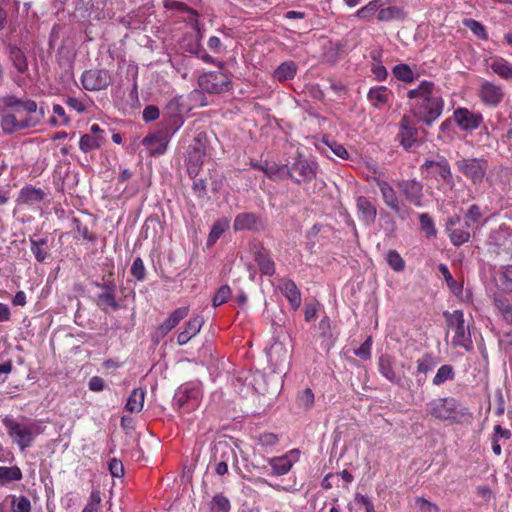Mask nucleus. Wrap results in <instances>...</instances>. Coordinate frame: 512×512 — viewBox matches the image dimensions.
I'll return each mask as SVG.
<instances>
[{"label":"nucleus","instance_id":"a878e982","mask_svg":"<svg viewBox=\"0 0 512 512\" xmlns=\"http://www.w3.org/2000/svg\"><path fill=\"white\" fill-rule=\"evenodd\" d=\"M160 124L161 130L159 132L171 138V136L183 126L184 119L183 116L178 112L164 114Z\"/></svg>","mask_w":512,"mask_h":512},{"label":"nucleus","instance_id":"4c0bfd02","mask_svg":"<svg viewBox=\"0 0 512 512\" xmlns=\"http://www.w3.org/2000/svg\"><path fill=\"white\" fill-rule=\"evenodd\" d=\"M257 223V217L253 213H242L236 216L233 227L236 231L250 230Z\"/></svg>","mask_w":512,"mask_h":512},{"label":"nucleus","instance_id":"2f4dec72","mask_svg":"<svg viewBox=\"0 0 512 512\" xmlns=\"http://www.w3.org/2000/svg\"><path fill=\"white\" fill-rule=\"evenodd\" d=\"M33 125L34 123H30L28 120L18 119L15 114H7L2 119V127L6 132L21 130Z\"/></svg>","mask_w":512,"mask_h":512},{"label":"nucleus","instance_id":"412c9836","mask_svg":"<svg viewBox=\"0 0 512 512\" xmlns=\"http://www.w3.org/2000/svg\"><path fill=\"white\" fill-rule=\"evenodd\" d=\"M356 207L359 214V218L362 222L367 225H371L375 222L377 216V209L375 205L365 196H359L356 199Z\"/></svg>","mask_w":512,"mask_h":512},{"label":"nucleus","instance_id":"052dcab7","mask_svg":"<svg viewBox=\"0 0 512 512\" xmlns=\"http://www.w3.org/2000/svg\"><path fill=\"white\" fill-rule=\"evenodd\" d=\"M297 400L299 406L305 409H309L314 404V393L310 388H306L301 393H299Z\"/></svg>","mask_w":512,"mask_h":512},{"label":"nucleus","instance_id":"8fccbe9b","mask_svg":"<svg viewBox=\"0 0 512 512\" xmlns=\"http://www.w3.org/2000/svg\"><path fill=\"white\" fill-rule=\"evenodd\" d=\"M435 169L437 170L440 177L451 187L454 186V180L451 173V168L446 159H442L435 163Z\"/></svg>","mask_w":512,"mask_h":512},{"label":"nucleus","instance_id":"e2e57ef3","mask_svg":"<svg viewBox=\"0 0 512 512\" xmlns=\"http://www.w3.org/2000/svg\"><path fill=\"white\" fill-rule=\"evenodd\" d=\"M372 339L368 337L362 345L354 351V354L362 360L371 358Z\"/></svg>","mask_w":512,"mask_h":512},{"label":"nucleus","instance_id":"dca6fc26","mask_svg":"<svg viewBox=\"0 0 512 512\" xmlns=\"http://www.w3.org/2000/svg\"><path fill=\"white\" fill-rule=\"evenodd\" d=\"M200 87L209 93H221L228 90V83L221 73H209L199 78Z\"/></svg>","mask_w":512,"mask_h":512},{"label":"nucleus","instance_id":"9b49d317","mask_svg":"<svg viewBox=\"0 0 512 512\" xmlns=\"http://www.w3.org/2000/svg\"><path fill=\"white\" fill-rule=\"evenodd\" d=\"M206 156V147L203 142L196 139L195 143L189 147L187 159V171L190 177H196L204 163Z\"/></svg>","mask_w":512,"mask_h":512},{"label":"nucleus","instance_id":"774afa93","mask_svg":"<svg viewBox=\"0 0 512 512\" xmlns=\"http://www.w3.org/2000/svg\"><path fill=\"white\" fill-rule=\"evenodd\" d=\"M108 468L113 477L120 478L124 475L123 464L116 458H113L109 461Z\"/></svg>","mask_w":512,"mask_h":512},{"label":"nucleus","instance_id":"bf43d9fd","mask_svg":"<svg viewBox=\"0 0 512 512\" xmlns=\"http://www.w3.org/2000/svg\"><path fill=\"white\" fill-rule=\"evenodd\" d=\"M231 297V289L228 285L221 286L213 297V306L225 304Z\"/></svg>","mask_w":512,"mask_h":512},{"label":"nucleus","instance_id":"f3484780","mask_svg":"<svg viewBox=\"0 0 512 512\" xmlns=\"http://www.w3.org/2000/svg\"><path fill=\"white\" fill-rule=\"evenodd\" d=\"M393 92L386 86H376L370 88L367 99L376 109L390 106L393 100Z\"/></svg>","mask_w":512,"mask_h":512},{"label":"nucleus","instance_id":"69168bd1","mask_svg":"<svg viewBox=\"0 0 512 512\" xmlns=\"http://www.w3.org/2000/svg\"><path fill=\"white\" fill-rule=\"evenodd\" d=\"M509 235L506 229L500 227L498 230L494 231L490 236V241L495 245L501 247L506 244V238Z\"/></svg>","mask_w":512,"mask_h":512},{"label":"nucleus","instance_id":"f03ea898","mask_svg":"<svg viewBox=\"0 0 512 512\" xmlns=\"http://www.w3.org/2000/svg\"><path fill=\"white\" fill-rule=\"evenodd\" d=\"M2 422L7 434L21 451L30 447L35 437L44 431L43 426L38 421L20 423L12 416H5Z\"/></svg>","mask_w":512,"mask_h":512},{"label":"nucleus","instance_id":"a18cd8bd","mask_svg":"<svg viewBox=\"0 0 512 512\" xmlns=\"http://www.w3.org/2000/svg\"><path fill=\"white\" fill-rule=\"evenodd\" d=\"M393 75L400 81L410 83L415 79L412 69L404 63L398 64L393 68Z\"/></svg>","mask_w":512,"mask_h":512},{"label":"nucleus","instance_id":"603ef678","mask_svg":"<svg viewBox=\"0 0 512 512\" xmlns=\"http://www.w3.org/2000/svg\"><path fill=\"white\" fill-rule=\"evenodd\" d=\"M401 14V10L396 6L384 7L382 5L380 10L378 11L377 19L379 21H391L401 17Z\"/></svg>","mask_w":512,"mask_h":512},{"label":"nucleus","instance_id":"de8ad7c7","mask_svg":"<svg viewBox=\"0 0 512 512\" xmlns=\"http://www.w3.org/2000/svg\"><path fill=\"white\" fill-rule=\"evenodd\" d=\"M463 25L467 27L476 37L482 40L488 39V34L482 23L474 19H464Z\"/></svg>","mask_w":512,"mask_h":512},{"label":"nucleus","instance_id":"9d476101","mask_svg":"<svg viewBox=\"0 0 512 512\" xmlns=\"http://www.w3.org/2000/svg\"><path fill=\"white\" fill-rule=\"evenodd\" d=\"M83 87L89 91H97L107 88L111 83V77L105 69H91L82 74Z\"/></svg>","mask_w":512,"mask_h":512},{"label":"nucleus","instance_id":"20e7f679","mask_svg":"<svg viewBox=\"0 0 512 512\" xmlns=\"http://www.w3.org/2000/svg\"><path fill=\"white\" fill-rule=\"evenodd\" d=\"M448 331L452 333L451 345L460 347L466 351L473 348L471 332L465 325L464 313L462 310H454L453 312H444Z\"/></svg>","mask_w":512,"mask_h":512},{"label":"nucleus","instance_id":"39448f33","mask_svg":"<svg viewBox=\"0 0 512 512\" xmlns=\"http://www.w3.org/2000/svg\"><path fill=\"white\" fill-rule=\"evenodd\" d=\"M202 389L198 383H186L178 388L174 396V405L181 413H189L201 403Z\"/></svg>","mask_w":512,"mask_h":512},{"label":"nucleus","instance_id":"aec40b11","mask_svg":"<svg viewBox=\"0 0 512 512\" xmlns=\"http://www.w3.org/2000/svg\"><path fill=\"white\" fill-rule=\"evenodd\" d=\"M377 187L379 188L384 203L392 209L395 213L400 212V204L393 187L385 180L377 177L375 178Z\"/></svg>","mask_w":512,"mask_h":512},{"label":"nucleus","instance_id":"4be33fe9","mask_svg":"<svg viewBox=\"0 0 512 512\" xmlns=\"http://www.w3.org/2000/svg\"><path fill=\"white\" fill-rule=\"evenodd\" d=\"M170 138L161 132L147 135L143 139V145L147 147L153 155H162L166 152Z\"/></svg>","mask_w":512,"mask_h":512},{"label":"nucleus","instance_id":"a19ab883","mask_svg":"<svg viewBox=\"0 0 512 512\" xmlns=\"http://www.w3.org/2000/svg\"><path fill=\"white\" fill-rule=\"evenodd\" d=\"M469 228L470 227H466V226H465V228H457V227L450 228L449 231H447V232L449 234L451 242L455 246H460V245L468 242L470 239Z\"/></svg>","mask_w":512,"mask_h":512},{"label":"nucleus","instance_id":"0eeeda50","mask_svg":"<svg viewBox=\"0 0 512 512\" xmlns=\"http://www.w3.org/2000/svg\"><path fill=\"white\" fill-rule=\"evenodd\" d=\"M106 0H80L76 7V16L84 20H104L111 17L105 9Z\"/></svg>","mask_w":512,"mask_h":512},{"label":"nucleus","instance_id":"f704fd0d","mask_svg":"<svg viewBox=\"0 0 512 512\" xmlns=\"http://www.w3.org/2000/svg\"><path fill=\"white\" fill-rule=\"evenodd\" d=\"M255 261L264 275L271 276L274 274L275 264L265 250L262 249L255 253Z\"/></svg>","mask_w":512,"mask_h":512},{"label":"nucleus","instance_id":"a211bd4d","mask_svg":"<svg viewBox=\"0 0 512 512\" xmlns=\"http://www.w3.org/2000/svg\"><path fill=\"white\" fill-rule=\"evenodd\" d=\"M277 288L287 298L293 310H297L302 302L301 293L294 281L281 278L278 280Z\"/></svg>","mask_w":512,"mask_h":512},{"label":"nucleus","instance_id":"c9c22d12","mask_svg":"<svg viewBox=\"0 0 512 512\" xmlns=\"http://www.w3.org/2000/svg\"><path fill=\"white\" fill-rule=\"evenodd\" d=\"M261 171H263L271 179L292 177L290 169H288L286 166H279L275 163H265V166H261Z\"/></svg>","mask_w":512,"mask_h":512},{"label":"nucleus","instance_id":"ddd939ff","mask_svg":"<svg viewBox=\"0 0 512 512\" xmlns=\"http://www.w3.org/2000/svg\"><path fill=\"white\" fill-rule=\"evenodd\" d=\"M453 118L460 129L472 131L477 129L483 122L482 114L472 112L467 108H458L453 113Z\"/></svg>","mask_w":512,"mask_h":512},{"label":"nucleus","instance_id":"49530a36","mask_svg":"<svg viewBox=\"0 0 512 512\" xmlns=\"http://www.w3.org/2000/svg\"><path fill=\"white\" fill-rule=\"evenodd\" d=\"M11 511L12 512H31V502L23 495L11 496Z\"/></svg>","mask_w":512,"mask_h":512},{"label":"nucleus","instance_id":"7ed1b4c3","mask_svg":"<svg viewBox=\"0 0 512 512\" xmlns=\"http://www.w3.org/2000/svg\"><path fill=\"white\" fill-rule=\"evenodd\" d=\"M428 413L440 421L460 423L470 418L467 408H464L453 397L436 398L427 404Z\"/></svg>","mask_w":512,"mask_h":512},{"label":"nucleus","instance_id":"c756f323","mask_svg":"<svg viewBox=\"0 0 512 512\" xmlns=\"http://www.w3.org/2000/svg\"><path fill=\"white\" fill-rule=\"evenodd\" d=\"M145 400V391L141 388H135L129 395L125 404V409L131 413L140 412L143 409Z\"/></svg>","mask_w":512,"mask_h":512},{"label":"nucleus","instance_id":"2eb2a0df","mask_svg":"<svg viewBox=\"0 0 512 512\" xmlns=\"http://www.w3.org/2000/svg\"><path fill=\"white\" fill-rule=\"evenodd\" d=\"M405 198L417 207L422 206L423 186L417 180H403L398 184Z\"/></svg>","mask_w":512,"mask_h":512},{"label":"nucleus","instance_id":"ea45409f","mask_svg":"<svg viewBox=\"0 0 512 512\" xmlns=\"http://www.w3.org/2000/svg\"><path fill=\"white\" fill-rule=\"evenodd\" d=\"M104 141L100 136L84 134L79 141V148L82 152L88 153L101 147Z\"/></svg>","mask_w":512,"mask_h":512},{"label":"nucleus","instance_id":"c85d7f7f","mask_svg":"<svg viewBox=\"0 0 512 512\" xmlns=\"http://www.w3.org/2000/svg\"><path fill=\"white\" fill-rule=\"evenodd\" d=\"M498 287L507 292H512V265L501 266L495 274Z\"/></svg>","mask_w":512,"mask_h":512},{"label":"nucleus","instance_id":"4468645a","mask_svg":"<svg viewBox=\"0 0 512 512\" xmlns=\"http://www.w3.org/2000/svg\"><path fill=\"white\" fill-rule=\"evenodd\" d=\"M298 455V450L293 449L283 456L269 459L268 463L272 468L273 475L281 476L287 474L291 470L293 463L298 460Z\"/></svg>","mask_w":512,"mask_h":512},{"label":"nucleus","instance_id":"13d9d810","mask_svg":"<svg viewBox=\"0 0 512 512\" xmlns=\"http://www.w3.org/2000/svg\"><path fill=\"white\" fill-rule=\"evenodd\" d=\"M212 512H228L230 510V502L223 495H216L211 502Z\"/></svg>","mask_w":512,"mask_h":512},{"label":"nucleus","instance_id":"423d86ee","mask_svg":"<svg viewBox=\"0 0 512 512\" xmlns=\"http://www.w3.org/2000/svg\"><path fill=\"white\" fill-rule=\"evenodd\" d=\"M187 31L180 41L181 47L188 53L194 54L200 51L203 32L196 12H189L185 18Z\"/></svg>","mask_w":512,"mask_h":512},{"label":"nucleus","instance_id":"e433bc0d","mask_svg":"<svg viewBox=\"0 0 512 512\" xmlns=\"http://www.w3.org/2000/svg\"><path fill=\"white\" fill-rule=\"evenodd\" d=\"M22 479V472L17 466H0V485H6L11 482Z\"/></svg>","mask_w":512,"mask_h":512},{"label":"nucleus","instance_id":"1a4fd4ad","mask_svg":"<svg viewBox=\"0 0 512 512\" xmlns=\"http://www.w3.org/2000/svg\"><path fill=\"white\" fill-rule=\"evenodd\" d=\"M378 368L381 375L392 383L401 384L406 378L403 371L404 365L397 363L389 355H381L379 357Z\"/></svg>","mask_w":512,"mask_h":512},{"label":"nucleus","instance_id":"79ce46f5","mask_svg":"<svg viewBox=\"0 0 512 512\" xmlns=\"http://www.w3.org/2000/svg\"><path fill=\"white\" fill-rule=\"evenodd\" d=\"M382 6L381 0H372L356 12V16L365 19L370 20L375 14H378V11L380 10Z\"/></svg>","mask_w":512,"mask_h":512},{"label":"nucleus","instance_id":"680f3d73","mask_svg":"<svg viewBox=\"0 0 512 512\" xmlns=\"http://www.w3.org/2000/svg\"><path fill=\"white\" fill-rule=\"evenodd\" d=\"M414 508H416L418 512H438V508L435 504L421 497L414 500Z\"/></svg>","mask_w":512,"mask_h":512},{"label":"nucleus","instance_id":"5fc2aeb1","mask_svg":"<svg viewBox=\"0 0 512 512\" xmlns=\"http://www.w3.org/2000/svg\"><path fill=\"white\" fill-rule=\"evenodd\" d=\"M164 7L167 10H173L183 15V20L188 18L189 12H195L194 10L189 9L183 2L176 0H165Z\"/></svg>","mask_w":512,"mask_h":512},{"label":"nucleus","instance_id":"338daca9","mask_svg":"<svg viewBox=\"0 0 512 512\" xmlns=\"http://www.w3.org/2000/svg\"><path fill=\"white\" fill-rule=\"evenodd\" d=\"M481 217L480 209L477 205H472L465 215V226L470 227V223L477 222Z\"/></svg>","mask_w":512,"mask_h":512},{"label":"nucleus","instance_id":"6ab92c4d","mask_svg":"<svg viewBox=\"0 0 512 512\" xmlns=\"http://www.w3.org/2000/svg\"><path fill=\"white\" fill-rule=\"evenodd\" d=\"M204 324V319L200 315L190 318L185 324L183 329L177 335V343L182 346L187 344L193 337H195L201 330Z\"/></svg>","mask_w":512,"mask_h":512},{"label":"nucleus","instance_id":"72a5a7b5","mask_svg":"<svg viewBox=\"0 0 512 512\" xmlns=\"http://www.w3.org/2000/svg\"><path fill=\"white\" fill-rule=\"evenodd\" d=\"M416 371L415 376L426 375L428 372L432 371L436 366L437 361L433 354L425 353L416 361Z\"/></svg>","mask_w":512,"mask_h":512},{"label":"nucleus","instance_id":"5701e85b","mask_svg":"<svg viewBox=\"0 0 512 512\" xmlns=\"http://www.w3.org/2000/svg\"><path fill=\"white\" fill-rule=\"evenodd\" d=\"M188 313V307H179L173 310L167 319L158 327L157 334L160 336H166L188 315Z\"/></svg>","mask_w":512,"mask_h":512},{"label":"nucleus","instance_id":"bb28decb","mask_svg":"<svg viewBox=\"0 0 512 512\" xmlns=\"http://www.w3.org/2000/svg\"><path fill=\"white\" fill-rule=\"evenodd\" d=\"M417 129L411 124L407 117H403L400 122V143L408 149L411 148L417 140Z\"/></svg>","mask_w":512,"mask_h":512},{"label":"nucleus","instance_id":"c03bdc74","mask_svg":"<svg viewBox=\"0 0 512 512\" xmlns=\"http://www.w3.org/2000/svg\"><path fill=\"white\" fill-rule=\"evenodd\" d=\"M455 376L454 369L451 365H442L433 378V384L439 386L448 380H453Z\"/></svg>","mask_w":512,"mask_h":512},{"label":"nucleus","instance_id":"4d7b16f0","mask_svg":"<svg viewBox=\"0 0 512 512\" xmlns=\"http://www.w3.org/2000/svg\"><path fill=\"white\" fill-rule=\"evenodd\" d=\"M419 221L421 229L425 232L427 237H433L436 235L437 230L435 228L434 222L427 213L420 214Z\"/></svg>","mask_w":512,"mask_h":512},{"label":"nucleus","instance_id":"864d4df0","mask_svg":"<svg viewBox=\"0 0 512 512\" xmlns=\"http://www.w3.org/2000/svg\"><path fill=\"white\" fill-rule=\"evenodd\" d=\"M495 306L498 311L501 313L504 320L510 324H512V304H510L504 298H496Z\"/></svg>","mask_w":512,"mask_h":512},{"label":"nucleus","instance_id":"0e129e2a","mask_svg":"<svg viewBox=\"0 0 512 512\" xmlns=\"http://www.w3.org/2000/svg\"><path fill=\"white\" fill-rule=\"evenodd\" d=\"M131 274L137 280H143L145 278V266L141 258H136L131 266Z\"/></svg>","mask_w":512,"mask_h":512},{"label":"nucleus","instance_id":"6e6d98bb","mask_svg":"<svg viewBox=\"0 0 512 512\" xmlns=\"http://www.w3.org/2000/svg\"><path fill=\"white\" fill-rule=\"evenodd\" d=\"M97 305H106L108 307L113 308L114 310L119 308V305L116 301V292H102L96 298Z\"/></svg>","mask_w":512,"mask_h":512},{"label":"nucleus","instance_id":"58836bf2","mask_svg":"<svg viewBox=\"0 0 512 512\" xmlns=\"http://www.w3.org/2000/svg\"><path fill=\"white\" fill-rule=\"evenodd\" d=\"M492 71L503 79H512V64L503 58L495 59L491 64Z\"/></svg>","mask_w":512,"mask_h":512},{"label":"nucleus","instance_id":"cd10ccee","mask_svg":"<svg viewBox=\"0 0 512 512\" xmlns=\"http://www.w3.org/2000/svg\"><path fill=\"white\" fill-rule=\"evenodd\" d=\"M29 242L31 252L33 253L35 259L40 263L44 262L49 255L47 248V239L31 236Z\"/></svg>","mask_w":512,"mask_h":512},{"label":"nucleus","instance_id":"b1692460","mask_svg":"<svg viewBox=\"0 0 512 512\" xmlns=\"http://www.w3.org/2000/svg\"><path fill=\"white\" fill-rule=\"evenodd\" d=\"M292 179L297 183L309 181L315 177V170L311 164L304 159L296 160L291 167Z\"/></svg>","mask_w":512,"mask_h":512},{"label":"nucleus","instance_id":"473e14b6","mask_svg":"<svg viewBox=\"0 0 512 512\" xmlns=\"http://www.w3.org/2000/svg\"><path fill=\"white\" fill-rule=\"evenodd\" d=\"M297 66L293 61H285L281 63L273 73V77L279 82H284L294 78Z\"/></svg>","mask_w":512,"mask_h":512},{"label":"nucleus","instance_id":"f257e3e1","mask_svg":"<svg viewBox=\"0 0 512 512\" xmlns=\"http://www.w3.org/2000/svg\"><path fill=\"white\" fill-rule=\"evenodd\" d=\"M411 111L415 117L431 126L441 115L444 109V100L433 82L422 81L407 92Z\"/></svg>","mask_w":512,"mask_h":512},{"label":"nucleus","instance_id":"6e6552de","mask_svg":"<svg viewBox=\"0 0 512 512\" xmlns=\"http://www.w3.org/2000/svg\"><path fill=\"white\" fill-rule=\"evenodd\" d=\"M456 168L473 183H480L487 171V162L479 158H462L456 161Z\"/></svg>","mask_w":512,"mask_h":512},{"label":"nucleus","instance_id":"f8f14e48","mask_svg":"<svg viewBox=\"0 0 512 512\" xmlns=\"http://www.w3.org/2000/svg\"><path fill=\"white\" fill-rule=\"evenodd\" d=\"M478 96L485 105L497 107L502 102L504 93L501 86L483 81L479 86Z\"/></svg>","mask_w":512,"mask_h":512},{"label":"nucleus","instance_id":"7c9ffc66","mask_svg":"<svg viewBox=\"0 0 512 512\" xmlns=\"http://www.w3.org/2000/svg\"><path fill=\"white\" fill-rule=\"evenodd\" d=\"M9 59L12 62L13 66L17 70V72L23 74L28 70V62L24 52L16 47H9Z\"/></svg>","mask_w":512,"mask_h":512},{"label":"nucleus","instance_id":"09e8293b","mask_svg":"<svg viewBox=\"0 0 512 512\" xmlns=\"http://www.w3.org/2000/svg\"><path fill=\"white\" fill-rule=\"evenodd\" d=\"M385 259L394 271L401 272L405 269V261L396 250H389Z\"/></svg>","mask_w":512,"mask_h":512},{"label":"nucleus","instance_id":"3c124183","mask_svg":"<svg viewBox=\"0 0 512 512\" xmlns=\"http://www.w3.org/2000/svg\"><path fill=\"white\" fill-rule=\"evenodd\" d=\"M255 442L264 449L271 448L278 443V436L274 433L265 432L253 436Z\"/></svg>","mask_w":512,"mask_h":512},{"label":"nucleus","instance_id":"37998d69","mask_svg":"<svg viewBox=\"0 0 512 512\" xmlns=\"http://www.w3.org/2000/svg\"><path fill=\"white\" fill-rule=\"evenodd\" d=\"M229 227V222L226 219L219 220L214 223L212 229L208 235L207 244L209 246L216 243V241L221 237V235L225 232V230Z\"/></svg>","mask_w":512,"mask_h":512},{"label":"nucleus","instance_id":"393cba45","mask_svg":"<svg viewBox=\"0 0 512 512\" xmlns=\"http://www.w3.org/2000/svg\"><path fill=\"white\" fill-rule=\"evenodd\" d=\"M46 193L41 188H36L32 185H26L21 188L18 196V202L26 205H36L43 201Z\"/></svg>","mask_w":512,"mask_h":512}]
</instances>
